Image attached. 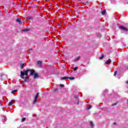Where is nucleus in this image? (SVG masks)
I'll return each mask as SVG.
<instances>
[{
    "label": "nucleus",
    "instance_id": "nucleus-10",
    "mask_svg": "<svg viewBox=\"0 0 128 128\" xmlns=\"http://www.w3.org/2000/svg\"><path fill=\"white\" fill-rule=\"evenodd\" d=\"M38 78V73H35L34 74V78Z\"/></svg>",
    "mask_w": 128,
    "mask_h": 128
},
{
    "label": "nucleus",
    "instance_id": "nucleus-9",
    "mask_svg": "<svg viewBox=\"0 0 128 128\" xmlns=\"http://www.w3.org/2000/svg\"><path fill=\"white\" fill-rule=\"evenodd\" d=\"M112 62V60L110 59H108L106 62L105 64H110Z\"/></svg>",
    "mask_w": 128,
    "mask_h": 128
},
{
    "label": "nucleus",
    "instance_id": "nucleus-16",
    "mask_svg": "<svg viewBox=\"0 0 128 128\" xmlns=\"http://www.w3.org/2000/svg\"><path fill=\"white\" fill-rule=\"evenodd\" d=\"M24 64H20V68L22 69L24 68Z\"/></svg>",
    "mask_w": 128,
    "mask_h": 128
},
{
    "label": "nucleus",
    "instance_id": "nucleus-5",
    "mask_svg": "<svg viewBox=\"0 0 128 128\" xmlns=\"http://www.w3.org/2000/svg\"><path fill=\"white\" fill-rule=\"evenodd\" d=\"M16 22H18L20 24H22V20L20 18H17L16 20Z\"/></svg>",
    "mask_w": 128,
    "mask_h": 128
},
{
    "label": "nucleus",
    "instance_id": "nucleus-18",
    "mask_svg": "<svg viewBox=\"0 0 128 128\" xmlns=\"http://www.w3.org/2000/svg\"><path fill=\"white\" fill-rule=\"evenodd\" d=\"M18 92V90H13L11 92L12 94H14V92Z\"/></svg>",
    "mask_w": 128,
    "mask_h": 128
},
{
    "label": "nucleus",
    "instance_id": "nucleus-27",
    "mask_svg": "<svg viewBox=\"0 0 128 128\" xmlns=\"http://www.w3.org/2000/svg\"><path fill=\"white\" fill-rule=\"evenodd\" d=\"M88 108H92V106H89Z\"/></svg>",
    "mask_w": 128,
    "mask_h": 128
},
{
    "label": "nucleus",
    "instance_id": "nucleus-12",
    "mask_svg": "<svg viewBox=\"0 0 128 128\" xmlns=\"http://www.w3.org/2000/svg\"><path fill=\"white\" fill-rule=\"evenodd\" d=\"M90 126H91V128H92V126H94V123H92V122L90 121Z\"/></svg>",
    "mask_w": 128,
    "mask_h": 128
},
{
    "label": "nucleus",
    "instance_id": "nucleus-24",
    "mask_svg": "<svg viewBox=\"0 0 128 128\" xmlns=\"http://www.w3.org/2000/svg\"><path fill=\"white\" fill-rule=\"evenodd\" d=\"M60 86L61 88H64V85L63 84H60Z\"/></svg>",
    "mask_w": 128,
    "mask_h": 128
},
{
    "label": "nucleus",
    "instance_id": "nucleus-4",
    "mask_svg": "<svg viewBox=\"0 0 128 128\" xmlns=\"http://www.w3.org/2000/svg\"><path fill=\"white\" fill-rule=\"evenodd\" d=\"M119 28H120V30H124V32H128V29L127 28L122 26H120L119 27Z\"/></svg>",
    "mask_w": 128,
    "mask_h": 128
},
{
    "label": "nucleus",
    "instance_id": "nucleus-29",
    "mask_svg": "<svg viewBox=\"0 0 128 128\" xmlns=\"http://www.w3.org/2000/svg\"><path fill=\"white\" fill-rule=\"evenodd\" d=\"M126 84H128V81L126 82Z\"/></svg>",
    "mask_w": 128,
    "mask_h": 128
},
{
    "label": "nucleus",
    "instance_id": "nucleus-26",
    "mask_svg": "<svg viewBox=\"0 0 128 128\" xmlns=\"http://www.w3.org/2000/svg\"><path fill=\"white\" fill-rule=\"evenodd\" d=\"M77 104H80V101H78Z\"/></svg>",
    "mask_w": 128,
    "mask_h": 128
},
{
    "label": "nucleus",
    "instance_id": "nucleus-13",
    "mask_svg": "<svg viewBox=\"0 0 128 128\" xmlns=\"http://www.w3.org/2000/svg\"><path fill=\"white\" fill-rule=\"evenodd\" d=\"M80 56H78V57H77L76 58H75L74 60H75V62H76L78 60H80Z\"/></svg>",
    "mask_w": 128,
    "mask_h": 128
},
{
    "label": "nucleus",
    "instance_id": "nucleus-2",
    "mask_svg": "<svg viewBox=\"0 0 128 128\" xmlns=\"http://www.w3.org/2000/svg\"><path fill=\"white\" fill-rule=\"evenodd\" d=\"M38 96H40V93H37L36 95L34 100L33 102V104H36L38 102Z\"/></svg>",
    "mask_w": 128,
    "mask_h": 128
},
{
    "label": "nucleus",
    "instance_id": "nucleus-15",
    "mask_svg": "<svg viewBox=\"0 0 128 128\" xmlns=\"http://www.w3.org/2000/svg\"><path fill=\"white\" fill-rule=\"evenodd\" d=\"M23 30H24V32H30V28H26Z\"/></svg>",
    "mask_w": 128,
    "mask_h": 128
},
{
    "label": "nucleus",
    "instance_id": "nucleus-3",
    "mask_svg": "<svg viewBox=\"0 0 128 128\" xmlns=\"http://www.w3.org/2000/svg\"><path fill=\"white\" fill-rule=\"evenodd\" d=\"M62 80H74V77H62L61 78Z\"/></svg>",
    "mask_w": 128,
    "mask_h": 128
},
{
    "label": "nucleus",
    "instance_id": "nucleus-21",
    "mask_svg": "<svg viewBox=\"0 0 128 128\" xmlns=\"http://www.w3.org/2000/svg\"><path fill=\"white\" fill-rule=\"evenodd\" d=\"M116 104H118V102L114 103L112 104V106H116Z\"/></svg>",
    "mask_w": 128,
    "mask_h": 128
},
{
    "label": "nucleus",
    "instance_id": "nucleus-14",
    "mask_svg": "<svg viewBox=\"0 0 128 128\" xmlns=\"http://www.w3.org/2000/svg\"><path fill=\"white\" fill-rule=\"evenodd\" d=\"M24 82H28V80H29V79H28V76L25 77V78H24Z\"/></svg>",
    "mask_w": 128,
    "mask_h": 128
},
{
    "label": "nucleus",
    "instance_id": "nucleus-19",
    "mask_svg": "<svg viewBox=\"0 0 128 128\" xmlns=\"http://www.w3.org/2000/svg\"><path fill=\"white\" fill-rule=\"evenodd\" d=\"M32 17H27L26 18V19L28 20H32Z\"/></svg>",
    "mask_w": 128,
    "mask_h": 128
},
{
    "label": "nucleus",
    "instance_id": "nucleus-17",
    "mask_svg": "<svg viewBox=\"0 0 128 128\" xmlns=\"http://www.w3.org/2000/svg\"><path fill=\"white\" fill-rule=\"evenodd\" d=\"M4 122H6V116H3Z\"/></svg>",
    "mask_w": 128,
    "mask_h": 128
},
{
    "label": "nucleus",
    "instance_id": "nucleus-1",
    "mask_svg": "<svg viewBox=\"0 0 128 128\" xmlns=\"http://www.w3.org/2000/svg\"><path fill=\"white\" fill-rule=\"evenodd\" d=\"M28 72H30V69L27 70L25 72H24L22 71L20 72V76L22 80H24V76H28Z\"/></svg>",
    "mask_w": 128,
    "mask_h": 128
},
{
    "label": "nucleus",
    "instance_id": "nucleus-7",
    "mask_svg": "<svg viewBox=\"0 0 128 128\" xmlns=\"http://www.w3.org/2000/svg\"><path fill=\"white\" fill-rule=\"evenodd\" d=\"M14 102H16V100H12L8 104V106H12Z\"/></svg>",
    "mask_w": 128,
    "mask_h": 128
},
{
    "label": "nucleus",
    "instance_id": "nucleus-28",
    "mask_svg": "<svg viewBox=\"0 0 128 128\" xmlns=\"http://www.w3.org/2000/svg\"><path fill=\"white\" fill-rule=\"evenodd\" d=\"M32 50V49L30 48V49L28 50Z\"/></svg>",
    "mask_w": 128,
    "mask_h": 128
},
{
    "label": "nucleus",
    "instance_id": "nucleus-11",
    "mask_svg": "<svg viewBox=\"0 0 128 128\" xmlns=\"http://www.w3.org/2000/svg\"><path fill=\"white\" fill-rule=\"evenodd\" d=\"M101 12L102 15H104L106 14V10H102Z\"/></svg>",
    "mask_w": 128,
    "mask_h": 128
},
{
    "label": "nucleus",
    "instance_id": "nucleus-22",
    "mask_svg": "<svg viewBox=\"0 0 128 128\" xmlns=\"http://www.w3.org/2000/svg\"><path fill=\"white\" fill-rule=\"evenodd\" d=\"M104 55H102V56L99 58L100 60H102V58H104Z\"/></svg>",
    "mask_w": 128,
    "mask_h": 128
},
{
    "label": "nucleus",
    "instance_id": "nucleus-25",
    "mask_svg": "<svg viewBox=\"0 0 128 128\" xmlns=\"http://www.w3.org/2000/svg\"><path fill=\"white\" fill-rule=\"evenodd\" d=\"M78 67H75L74 68V70H78Z\"/></svg>",
    "mask_w": 128,
    "mask_h": 128
},
{
    "label": "nucleus",
    "instance_id": "nucleus-23",
    "mask_svg": "<svg viewBox=\"0 0 128 128\" xmlns=\"http://www.w3.org/2000/svg\"><path fill=\"white\" fill-rule=\"evenodd\" d=\"M116 74H118V71H115L114 72V76H116Z\"/></svg>",
    "mask_w": 128,
    "mask_h": 128
},
{
    "label": "nucleus",
    "instance_id": "nucleus-20",
    "mask_svg": "<svg viewBox=\"0 0 128 128\" xmlns=\"http://www.w3.org/2000/svg\"><path fill=\"white\" fill-rule=\"evenodd\" d=\"M26 120V118H23L22 119V122H24Z\"/></svg>",
    "mask_w": 128,
    "mask_h": 128
},
{
    "label": "nucleus",
    "instance_id": "nucleus-6",
    "mask_svg": "<svg viewBox=\"0 0 128 128\" xmlns=\"http://www.w3.org/2000/svg\"><path fill=\"white\" fill-rule=\"evenodd\" d=\"M30 72V76H34V69H29Z\"/></svg>",
    "mask_w": 128,
    "mask_h": 128
},
{
    "label": "nucleus",
    "instance_id": "nucleus-8",
    "mask_svg": "<svg viewBox=\"0 0 128 128\" xmlns=\"http://www.w3.org/2000/svg\"><path fill=\"white\" fill-rule=\"evenodd\" d=\"M42 62L40 60H38L37 62V64L38 66H42Z\"/></svg>",
    "mask_w": 128,
    "mask_h": 128
},
{
    "label": "nucleus",
    "instance_id": "nucleus-30",
    "mask_svg": "<svg viewBox=\"0 0 128 128\" xmlns=\"http://www.w3.org/2000/svg\"><path fill=\"white\" fill-rule=\"evenodd\" d=\"M114 124H116V122L114 123Z\"/></svg>",
    "mask_w": 128,
    "mask_h": 128
}]
</instances>
